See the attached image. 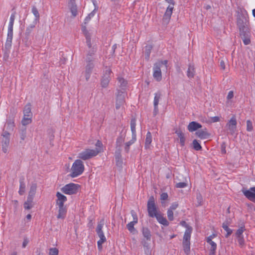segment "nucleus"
I'll use <instances>...</instances> for the list:
<instances>
[{"instance_id":"1","label":"nucleus","mask_w":255,"mask_h":255,"mask_svg":"<svg viewBox=\"0 0 255 255\" xmlns=\"http://www.w3.org/2000/svg\"><path fill=\"white\" fill-rule=\"evenodd\" d=\"M88 48L89 50L87 51L85 60L86 65L84 74L87 81L89 80L93 70L95 66L96 61V52L97 51L96 46H92V44H91V47Z\"/></svg>"},{"instance_id":"2","label":"nucleus","mask_w":255,"mask_h":255,"mask_svg":"<svg viewBox=\"0 0 255 255\" xmlns=\"http://www.w3.org/2000/svg\"><path fill=\"white\" fill-rule=\"evenodd\" d=\"M180 224L186 228L183 238L182 245L184 253L186 255H189L190 252V239L193 228L184 221H181Z\"/></svg>"},{"instance_id":"3","label":"nucleus","mask_w":255,"mask_h":255,"mask_svg":"<svg viewBox=\"0 0 255 255\" xmlns=\"http://www.w3.org/2000/svg\"><path fill=\"white\" fill-rule=\"evenodd\" d=\"M167 60L158 61L155 63L153 66V77L157 82H159L162 79L161 69H167Z\"/></svg>"},{"instance_id":"4","label":"nucleus","mask_w":255,"mask_h":255,"mask_svg":"<svg viewBox=\"0 0 255 255\" xmlns=\"http://www.w3.org/2000/svg\"><path fill=\"white\" fill-rule=\"evenodd\" d=\"M15 14L12 13L9 19L7 29V38L4 45L5 48L6 49H9L11 46L12 40L13 38V26Z\"/></svg>"},{"instance_id":"5","label":"nucleus","mask_w":255,"mask_h":255,"mask_svg":"<svg viewBox=\"0 0 255 255\" xmlns=\"http://www.w3.org/2000/svg\"><path fill=\"white\" fill-rule=\"evenodd\" d=\"M84 165L83 162L80 159H77L73 163L71 168L72 177H76L81 175L84 171Z\"/></svg>"},{"instance_id":"6","label":"nucleus","mask_w":255,"mask_h":255,"mask_svg":"<svg viewBox=\"0 0 255 255\" xmlns=\"http://www.w3.org/2000/svg\"><path fill=\"white\" fill-rule=\"evenodd\" d=\"M79 187L78 184L71 183L63 186L61 188V191L66 194H74L78 192Z\"/></svg>"},{"instance_id":"7","label":"nucleus","mask_w":255,"mask_h":255,"mask_svg":"<svg viewBox=\"0 0 255 255\" xmlns=\"http://www.w3.org/2000/svg\"><path fill=\"white\" fill-rule=\"evenodd\" d=\"M99 152V150L87 149L79 154V157L83 160H85L95 156Z\"/></svg>"},{"instance_id":"8","label":"nucleus","mask_w":255,"mask_h":255,"mask_svg":"<svg viewBox=\"0 0 255 255\" xmlns=\"http://www.w3.org/2000/svg\"><path fill=\"white\" fill-rule=\"evenodd\" d=\"M147 211L148 215L151 217H154L158 213L155 206L154 199L153 197H150L147 202Z\"/></svg>"},{"instance_id":"9","label":"nucleus","mask_w":255,"mask_h":255,"mask_svg":"<svg viewBox=\"0 0 255 255\" xmlns=\"http://www.w3.org/2000/svg\"><path fill=\"white\" fill-rule=\"evenodd\" d=\"M9 133L7 131H4V129L1 134V136H2L1 146L2 151L4 153H6L8 151L9 144Z\"/></svg>"},{"instance_id":"10","label":"nucleus","mask_w":255,"mask_h":255,"mask_svg":"<svg viewBox=\"0 0 255 255\" xmlns=\"http://www.w3.org/2000/svg\"><path fill=\"white\" fill-rule=\"evenodd\" d=\"M112 70L110 68L106 67L104 70L103 75L101 79V86L103 88H106L110 82Z\"/></svg>"},{"instance_id":"11","label":"nucleus","mask_w":255,"mask_h":255,"mask_svg":"<svg viewBox=\"0 0 255 255\" xmlns=\"http://www.w3.org/2000/svg\"><path fill=\"white\" fill-rule=\"evenodd\" d=\"M126 95V94L125 91H120V90L118 89V94L117 95L116 103V107L117 109H119L124 105Z\"/></svg>"},{"instance_id":"12","label":"nucleus","mask_w":255,"mask_h":255,"mask_svg":"<svg viewBox=\"0 0 255 255\" xmlns=\"http://www.w3.org/2000/svg\"><path fill=\"white\" fill-rule=\"evenodd\" d=\"M237 25L240 29L241 35H245L244 32L247 29V20L246 17H239L237 19Z\"/></svg>"},{"instance_id":"13","label":"nucleus","mask_w":255,"mask_h":255,"mask_svg":"<svg viewBox=\"0 0 255 255\" xmlns=\"http://www.w3.org/2000/svg\"><path fill=\"white\" fill-rule=\"evenodd\" d=\"M242 191L246 198L255 203V187H251L248 190L243 188Z\"/></svg>"},{"instance_id":"14","label":"nucleus","mask_w":255,"mask_h":255,"mask_svg":"<svg viewBox=\"0 0 255 255\" xmlns=\"http://www.w3.org/2000/svg\"><path fill=\"white\" fill-rule=\"evenodd\" d=\"M237 121L235 117H233L227 123L226 125L227 130L231 134L233 135L235 133L237 128Z\"/></svg>"},{"instance_id":"15","label":"nucleus","mask_w":255,"mask_h":255,"mask_svg":"<svg viewBox=\"0 0 255 255\" xmlns=\"http://www.w3.org/2000/svg\"><path fill=\"white\" fill-rule=\"evenodd\" d=\"M82 30L86 37V43H87V46H88V47H91V39L92 35L93 34V32L88 31L86 29V27L85 26H82Z\"/></svg>"},{"instance_id":"16","label":"nucleus","mask_w":255,"mask_h":255,"mask_svg":"<svg viewBox=\"0 0 255 255\" xmlns=\"http://www.w3.org/2000/svg\"><path fill=\"white\" fill-rule=\"evenodd\" d=\"M56 197L57 198L56 205L58 207L64 206V204L67 201L66 197L59 192H57Z\"/></svg>"},{"instance_id":"17","label":"nucleus","mask_w":255,"mask_h":255,"mask_svg":"<svg viewBox=\"0 0 255 255\" xmlns=\"http://www.w3.org/2000/svg\"><path fill=\"white\" fill-rule=\"evenodd\" d=\"M173 9V5L170 6L169 5L166 10V11L164 14L163 17V20L164 22L165 23H168L170 19L172 13Z\"/></svg>"},{"instance_id":"18","label":"nucleus","mask_w":255,"mask_h":255,"mask_svg":"<svg viewBox=\"0 0 255 255\" xmlns=\"http://www.w3.org/2000/svg\"><path fill=\"white\" fill-rule=\"evenodd\" d=\"M15 126L14 119L12 118H8L4 126V129H6L8 132L13 130Z\"/></svg>"},{"instance_id":"19","label":"nucleus","mask_w":255,"mask_h":255,"mask_svg":"<svg viewBox=\"0 0 255 255\" xmlns=\"http://www.w3.org/2000/svg\"><path fill=\"white\" fill-rule=\"evenodd\" d=\"M175 133L178 136L179 139V142L181 146H184L185 144V137L184 133L180 129H176Z\"/></svg>"},{"instance_id":"20","label":"nucleus","mask_w":255,"mask_h":255,"mask_svg":"<svg viewBox=\"0 0 255 255\" xmlns=\"http://www.w3.org/2000/svg\"><path fill=\"white\" fill-rule=\"evenodd\" d=\"M202 127L201 124L196 122L190 123L188 126V130L190 132L194 131Z\"/></svg>"},{"instance_id":"21","label":"nucleus","mask_w":255,"mask_h":255,"mask_svg":"<svg viewBox=\"0 0 255 255\" xmlns=\"http://www.w3.org/2000/svg\"><path fill=\"white\" fill-rule=\"evenodd\" d=\"M196 135L201 139H207L209 137L210 134L208 133L206 129L204 130H199L196 132Z\"/></svg>"},{"instance_id":"22","label":"nucleus","mask_w":255,"mask_h":255,"mask_svg":"<svg viewBox=\"0 0 255 255\" xmlns=\"http://www.w3.org/2000/svg\"><path fill=\"white\" fill-rule=\"evenodd\" d=\"M154 217H155L157 220V221L161 224L167 226L169 225V223L166 220V219L163 217V216L158 213Z\"/></svg>"},{"instance_id":"23","label":"nucleus","mask_w":255,"mask_h":255,"mask_svg":"<svg viewBox=\"0 0 255 255\" xmlns=\"http://www.w3.org/2000/svg\"><path fill=\"white\" fill-rule=\"evenodd\" d=\"M58 214L57 218L58 219H64L66 216L67 213V209L65 206L58 207Z\"/></svg>"},{"instance_id":"24","label":"nucleus","mask_w":255,"mask_h":255,"mask_svg":"<svg viewBox=\"0 0 255 255\" xmlns=\"http://www.w3.org/2000/svg\"><path fill=\"white\" fill-rule=\"evenodd\" d=\"M118 85L119 87L121 89V91H125L127 86L128 82L121 77L118 78Z\"/></svg>"},{"instance_id":"25","label":"nucleus","mask_w":255,"mask_h":255,"mask_svg":"<svg viewBox=\"0 0 255 255\" xmlns=\"http://www.w3.org/2000/svg\"><path fill=\"white\" fill-rule=\"evenodd\" d=\"M25 184L24 182V178L23 177H20L19 179V189L18 193L20 195H22L25 191Z\"/></svg>"},{"instance_id":"26","label":"nucleus","mask_w":255,"mask_h":255,"mask_svg":"<svg viewBox=\"0 0 255 255\" xmlns=\"http://www.w3.org/2000/svg\"><path fill=\"white\" fill-rule=\"evenodd\" d=\"M152 142V135L150 132L148 131L146 135L145 141V148L150 149L151 147V143Z\"/></svg>"},{"instance_id":"27","label":"nucleus","mask_w":255,"mask_h":255,"mask_svg":"<svg viewBox=\"0 0 255 255\" xmlns=\"http://www.w3.org/2000/svg\"><path fill=\"white\" fill-rule=\"evenodd\" d=\"M33 198L28 196L26 201L24 202L23 206L26 210H29L33 207Z\"/></svg>"},{"instance_id":"28","label":"nucleus","mask_w":255,"mask_h":255,"mask_svg":"<svg viewBox=\"0 0 255 255\" xmlns=\"http://www.w3.org/2000/svg\"><path fill=\"white\" fill-rule=\"evenodd\" d=\"M210 245V255H215L216 251L217 249V244L212 240H210L209 242H207Z\"/></svg>"},{"instance_id":"29","label":"nucleus","mask_w":255,"mask_h":255,"mask_svg":"<svg viewBox=\"0 0 255 255\" xmlns=\"http://www.w3.org/2000/svg\"><path fill=\"white\" fill-rule=\"evenodd\" d=\"M105 224V221L104 219H101L98 222L97 227L96 228V233L98 234L103 233V228Z\"/></svg>"},{"instance_id":"30","label":"nucleus","mask_w":255,"mask_h":255,"mask_svg":"<svg viewBox=\"0 0 255 255\" xmlns=\"http://www.w3.org/2000/svg\"><path fill=\"white\" fill-rule=\"evenodd\" d=\"M142 234L144 237L148 242L150 241L151 240V233L149 230L147 228H143L142 230Z\"/></svg>"},{"instance_id":"31","label":"nucleus","mask_w":255,"mask_h":255,"mask_svg":"<svg viewBox=\"0 0 255 255\" xmlns=\"http://www.w3.org/2000/svg\"><path fill=\"white\" fill-rule=\"evenodd\" d=\"M36 188H37L36 184L35 183H32L30 186V190L29 191V194H28V196L31 197L33 198L35 195V194L36 193Z\"/></svg>"},{"instance_id":"32","label":"nucleus","mask_w":255,"mask_h":255,"mask_svg":"<svg viewBox=\"0 0 255 255\" xmlns=\"http://www.w3.org/2000/svg\"><path fill=\"white\" fill-rule=\"evenodd\" d=\"M23 116L27 117H32L31 112V106L30 104L26 105L23 110Z\"/></svg>"},{"instance_id":"33","label":"nucleus","mask_w":255,"mask_h":255,"mask_svg":"<svg viewBox=\"0 0 255 255\" xmlns=\"http://www.w3.org/2000/svg\"><path fill=\"white\" fill-rule=\"evenodd\" d=\"M136 137L132 136V139L125 143V150L126 152H128L129 151L130 146L134 143V142L136 141Z\"/></svg>"},{"instance_id":"34","label":"nucleus","mask_w":255,"mask_h":255,"mask_svg":"<svg viewBox=\"0 0 255 255\" xmlns=\"http://www.w3.org/2000/svg\"><path fill=\"white\" fill-rule=\"evenodd\" d=\"M136 123L135 119H132L130 122V128L132 132V136L136 137L135 130Z\"/></svg>"},{"instance_id":"35","label":"nucleus","mask_w":255,"mask_h":255,"mask_svg":"<svg viewBox=\"0 0 255 255\" xmlns=\"http://www.w3.org/2000/svg\"><path fill=\"white\" fill-rule=\"evenodd\" d=\"M72 15L75 17L77 15V8L75 4L68 5Z\"/></svg>"},{"instance_id":"36","label":"nucleus","mask_w":255,"mask_h":255,"mask_svg":"<svg viewBox=\"0 0 255 255\" xmlns=\"http://www.w3.org/2000/svg\"><path fill=\"white\" fill-rule=\"evenodd\" d=\"M194 68L193 65H189L187 71V76L189 78H192L194 75Z\"/></svg>"},{"instance_id":"37","label":"nucleus","mask_w":255,"mask_h":255,"mask_svg":"<svg viewBox=\"0 0 255 255\" xmlns=\"http://www.w3.org/2000/svg\"><path fill=\"white\" fill-rule=\"evenodd\" d=\"M32 117H27L23 116V118L21 121V124L23 126H26L31 123Z\"/></svg>"},{"instance_id":"38","label":"nucleus","mask_w":255,"mask_h":255,"mask_svg":"<svg viewBox=\"0 0 255 255\" xmlns=\"http://www.w3.org/2000/svg\"><path fill=\"white\" fill-rule=\"evenodd\" d=\"M148 241H145V240H143L142 241V244L143 246V248H144V252H145V253L146 254H147L149 253V249H150V248H149V243H148Z\"/></svg>"},{"instance_id":"39","label":"nucleus","mask_w":255,"mask_h":255,"mask_svg":"<svg viewBox=\"0 0 255 255\" xmlns=\"http://www.w3.org/2000/svg\"><path fill=\"white\" fill-rule=\"evenodd\" d=\"M37 22L38 21H36V20H34L32 23L30 24L26 28V33L29 34L31 32L33 28L35 27Z\"/></svg>"},{"instance_id":"40","label":"nucleus","mask_w":255,"mask_h":255,"mask_svg":"<svg viewBox=\"0 0 255 255\" xmlns=\"http://www.w3.org/2000/svg\"><path fill=\"white\" fill-rule=\"evenodd\" d=\"M222 227L227 232V234L226 235L225 237L228 238L232 233V230L230 229L228 227L227 224L225 223L223 224Z\"/></svg>"},{"instance_id":"41","label":"nucleus","mask_w":255,"mask_h":255,"mask_svg":"<svg viewBox=\"0 0 255 255\" xmlns=\"http://www.w3.org/2000/svg\"><path fill=\"white\" fill-rule=\"evenodd\" d=\"M161 94L160 93H155L154 94V107H156L158 105V103L159 101V100L160 99Z\"/></svg>"},{"instance_id":"42","label":"nucleus","mask_w":255,"mask_h":255,"mask_svg":"<svg viewBox=\"0 0 255 255\" xmlns=\"http://www.w3.org/2000/svg\"><path fill=\"white\" fill-rule=\"evenodd\" d=\"M193 146L194 149L196 150H200L202 148V147H201L200 143L196 139L193 140Z\"/></svg>"},{"instance_id":"43","label":"nucleus","mask_w":255,"mask_h":255,"mask_svg":"<svg viewBox=\"0 0 255 255\" xmlns=\"http://www.w3.org/2000/svg\"><path fill=\"white\" fill-rule=\"evenodd\" d=\"M152 49V46L151 45H147L145 47V58L148 59L149 58L150 51Z\"/></svg>"},{"instance_id":"44","label":"nucleus","mask_w":255,"mask_h":255,"mask_svg":"<svg viewBox=\"0 0 255 255\" xmlns=\"http://www.w3.org/2000/svg\"><path fill=\"white\" fill-rule=\"evenodd\" d=\"M136 224V223H134V222L131 221L127 224V229L130 233H132L135 231L134 226Z\"/></svg>"},{"instance_id":"45","label":"nucleus","mask_w":255,"mask_h":255,"mask_svg":"<svg viewBox=\"0 0 255 255\" xmlns=\"http://www.w3.org/2000/svg\"><path fill=\"white\" fill-rule=\"evenodd\" d=\"M32 12L35 17L34 20H36V21H38L39 18V14L36 7L33 6L32 8Z\"/></svg>"},{"instance_id":"46","label":"nucleus","mask_w":255,"mask_h":255,"mask_svg":"<svg viewBox=\"0 0 255 255\" xmlns=\"http://www.w3.org/2000/svg\"><path fill=\"white\" fill-rule=\"evenodd\" d=\"M245 230L244 227H240L236 232V238L238 237H244L243 233Z\"/></svg>"},{"instance_id":"47","label":"nucleus","mask_w":255,"mask_h":255,"mask_svg":"<svg viewBox=\"0 0 255 255\" xmlns=\"http://www.w3.org/2000/svg\"><path fill=\"white\" fill-rule=\"evenodd\" d=\"M167 215L169 221H172L174 220L173 211L168 209L167 212Z\"/></svg>"},{"instance_id":"48","label":"nucleus","mask_w":255,"mask_h":255,"mask_svg":"<svg viewBox=\"0 0 255 255\" xmlns=\"http://www.w3.org/2000/svg\"><path fill=\"white\" fill-rule=\"evenodd\" d=\"M253 129V124L251 121L248 120L247 121V130L248 131H252Z\"/></svg>"},{"instance_id":"49","label":"nucleus","mask_w":255,"mask_h":255,"mask_svg":"<svg viewBox=\"0 0 255 255\" xmlns=\"http://www.w3.org/2000/svg\"><path fill=\"white\" fill-rule=\"evenodd\" d=\"M58 250L56 248H52L49 249V255H58Z\"/></svg>"},{"instance_id":"50","label":"nucleus","mask_w":255,"mask_h":255,"mask_svg":"<svg viewBox=\"0 0 255 255\" xmlns=\"http://www.w3.org/2000/svg\"><path fill=\"white\" fill-rule=\"evenodd\" d=\"M131 215L133 217V221L132 222H134V223H137L138 222V218L136 215V213L133 211H131Z\"/></svg>"},{"instance_id":"51","label":"nucleus","mask_w":255,"mask_h":255,"mask_svg":"<svg viewBox=\"0 0 255 255\" xmlns=\"http://www.w3.org/2000/svg\"><path fill=\"white\" fill-rule=\"evenodd\" d=\"M102 143L100 141L98 140L96 144V147L95 150H99L100 152L102 150Z\"/></svg>"},{"instance_id":"52","label":"nucleus","mask_w":255,"mask_h":255,"mask_svg":"<svg viewBox=\"0 0 255 255\" xmlns=\"http://www.w3.org/2000/svg\"><path fill=\"white\" fill-rule=\"evenodd\" d=\"M124 139L122 136L119 137L116 141V144L117 146H121L122 143L124 142Z\"/></svg>"},{"instance_id":"53","label":"nucleus","mask_w":255,"mask_h":255,"mask_svg":"<svg viewBox=\"0 0 255 255\" xmlns=\"http://www.w3.org/2000/svg\"><path fill=\"white\" fill-rule=\"evenodd\" d=\"M176 187L178 188H183L187 186V183L185 182H179L176 184Z\"/></svg>"},{"instance_id":"54","label":"nucleus","mask_w":255,"mask_h":255,"mask_svg":"<svg viewBox=\"0 0 255 255\" xmlns=\"http://www.w3.org/2000/svg\"><path fill=\"white\" fill-rule=\"evenodd\" d=\"M26 128H25L24 129H23L21 130V132L20 133V138L21 140H24L25 137H26Z\"/></svg>"},{"instance_id":"55","label":"nucleus","mask_w":255,"mask_h":255,"mask_svg":"<svg viewBox=\"0 0 255 255\" xmlns=\"http://www.w3.org/2000/svg\"><path fill=\"white\" fill-rule=\"evenodd\" d=\"M238 239V242L241 247L243 246L245 243V240L244 239V237H238L237 238Z\"/></svg>"},{"instance_id":"56","label":"nucleus","mask_w":255,"mask_h":255,"mask_svg":"<svg viewBox=\"0 0 255 255\" xmlns=\"http://www.w3.org/2000/svg\"><path fill=\"white\" fill-rule=\"evenodd\" d=\"M178 207V204L177 202L173 203L169 207V209L174 211Z\"/></svg>"},{"instance_id":"57","label":"nucleus","mask_w":255,"mask_h":255,"mask_svg":"<svg viewBox=\"0 0 255 255\" xmlns=\"http://www.w3.org/2000/svg\"><path fill=\"white\" fill-rule=\"evenodd\" d=\"M98 237L100 238V240L99 241L105 242L106 241V238L105 236L104 233H102L100 234H98Z\"/></svg>"},{"instance_id":"58","label":"nucleus","mask_w":255,"mask_h":255,"mask_svg":"<svg viewBox=\"0 0 255 255\" xmlns=\"http://www.w3.org/2000/svg\"><path fill=\"white\" fill-rule=\"evenodd\" d=\"M121 155L120 153H119L116 155V160L117 161V165H120L122 163V161L121 160Z\"/></svg>"},{"instance_id":"59","label":"nucleus","mask_w":255,"mask_h":255,"mask_svg":"<svg viewBox=\"0 0 255 255\" xmlns=\"http://www.w3.org/2000/svg\"><path fill=\"white\" fill-rule=\"evenodd\" d=\"M97 10V7H96V6H95L94 9L91 13H90L88 14V17L89 18H90L93 17L95 15V13L96 12Z\"/></svg>"},{"instance_id":"60","label":"nucleus","mask_w":255,"mask_h":255,"mask_svg":"<svg viewBox=\"0 0 255 255\" xmlns=\"http://www.w3.org/2000/svg\"><path fill=\"white\" fill-rule=\"evenodd\" d=\"M234 97V92L233 91H230L227 95V99L228 100L232 99Z\"/></svg>"},{"instance_id":"61","label":"nucleus","mask_w":255,"mask_h":255,"mask_svg":"<svg viewBox=\"0 0 255 255\" xmlns=\"http://www.w3.org/2000/svg\"><path fill=\"white\" fill-rule=\"evenodd\" d=\"M168 194L166 193H163L160 195V199L162 200H165L168 198Z\"/></svg>"},{"instance_id":"62","label":"nucleus","mask_w":255,"mask_h":255,"mask_svg":"<svg viewBox=\"0 0 255 255\" xmlns=\"http://www.w3.org/2000/svg\"><path fill=\"white\" fill-rule=\"evenodd\" d=\"M220 66L223 70H225L226 68V65L225 61L223 60H221L220 62Z\"/></svg>"},{"instance_id":"63","label":"nucleus","mask_w":255,"mask_h":255,"mask_svg":"<svg viewBox=\"0 0 255 255\" xmlns=\"http://www.w3.org/2000/svg\"><path fill=\"white\" fill-rule=\"evenodd\" d=\"M29 242V240L27 238H25L22 243V248H25L26 246L27 245Z\"/></svg>"},{"instance_id":"64","label":"nucleus","mask_w":255,"mask_h":255,"mask_svg":"<svg viewBox=\"0 0 255 255\" xmlns=\"http://www.w3.org/2000/svg\"><path fill=\"white\" fill-rule=\"evenodd\" d=\"M104 242L98 241L97 242V246L98 249L101 251L102 249V245L104 243Z\"/></svg>"}]
</instances>
